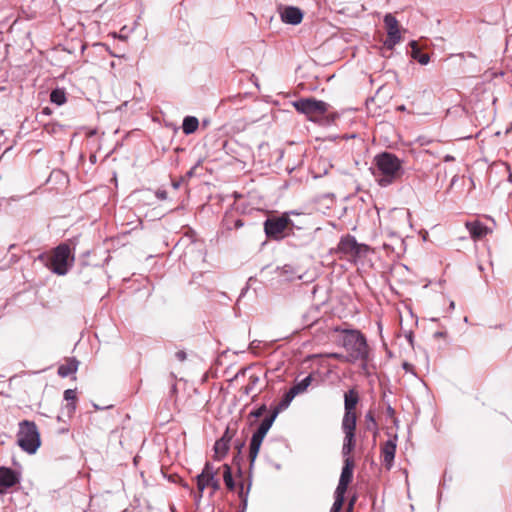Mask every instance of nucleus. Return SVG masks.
Here are the masks:
<instances>
[{
    "label": "nucleus",
    "mask_w": 512,
    "mask_h": 512,
    "mask_svg": "<svg viewBox=\"0 0 512 512\" xmlns=\"http://www.w3.org/2000/svg\"><path fill=\"white\" fill-rule=\"evenodd\" d=\"M267 410V407L265 404L261 405L258 409L250 412L249 416L254 418L261 417Z\"/></svg>",
    "instance_id": "29"
},
{
    "label": "nucleus",
    "mask_w": 512,
    "mask_h": 512,
    "mask_svg": "<svg viewBox=\"0 0 512 512\" xmlns=\"http://www.w3.org/2000/svg\"><path fill=\"white\" fill-rule=\"evenodd\" d=\"M295 396V392L289 389L285 393L283 399L279 402V404L274 408L273 411H278L279 414L282 410L286 409L290 405L291 401L294 399Z\"/></svg>",
    "instance_id": "20"
},
{
    "label": "nucleus",
    "mask_w": 512,
    "mask_h": 512,
    "mask_svg": "<svg viewBox=\"0 0 512 512\" xmlns=\"http://www.w3.org/2000/svg\"><path fill=\"white\" fill-rule=\"evenodd\" d=\"M341 428L345 435L342 446V454L346 458L350 457L349 455L355 447L356 423L342 422Z\"/></svg>",
    "instance_id": "12"
},
{
    "label": "nucleus",
    "mask_w": 512,
    "mask_h": 512,
    "mask_svg": "<svg viewBox=\"0 0 512 512\" xmlns=\"http://www.w3.org/2000/svg\"><path fill=\"white\" fill-rule=\"evenodd\" d=\"M180 185H181V182H180V181H174V182L172 183V186H173V188H174V189H178V188L180 187Z\"/></svg>",
    "instance_id": "37"
},
{
    "label": "nucleus",
    "mask_w": 512,
    "mask_h": 512,
    "mask_svg": "<svg viewBox=\"0 0 512 512\" xmlns=\"http://www.w3.org/2000/svg\"><path fill=\"white\" fill-rule=\"evenodd\" d=\"M243 489H244V486H243V484H241L239 496L241 498H243V502L246 503V497H243Z\"/></svg>",
    "instance_id": "36"
},
{
    "label": "nucleus",
    "mask_w": 512,
    "mask_h": 512,
    "mask_svg": "<svg viewBox=\"0 0 512 512\" xmlns=\"http://www.w3.org/2000/svg\"><path fill=\"white\" fill-rule=\"evenodd\" d=\"M229 450V444H227V441L225 440H217L215 445H214V451H215V454L216 456L221 459L223 458L226 453L228 452Z\"/></svg>",
    "instance_id": "24"
},
{
    "label": "nucleus",
    "mask_w": 512,
    "mask_h": 512,
    "mask_svg": "<svg viewBox=\"0 0 512 512\" xmlns=\"http://www.w3.org/2000/svg\"><path fill=\"white\" fill-rule=\"evenodd\" d=\"M199 126V121L194 116H186L182 123L183 133L186 135L194 133Z\"/></svg>",
    "instance_id": "18"
},
{
    "label": "nucleus",
    "mask_w": 512,
    "mask_h": 512,
    "mask_svg": "<svg viewBox=\"0 0 512 512\" xmlns=\"http://www.w3.org/2000/svg\"><path fill=\"white\" fill-rule=\"evenodd\" d=\"M293 106L299 113L305 114L311 121L317 116L325 114L329 107L326 102L314 98L299 99L293 102Z\"/></svg>",
    "instance_id": "6"
},
{
    "label": "nucleus",
    "mask_w": 512,
    "mask_h": 512,
    "mask_svg": "<svg viewBox=\"0 0 512 512\" xmlns=\"http://www.w3.org/2000/svg\"><path fill=\"white\" fill-rule=\"evenodd\" d=\"M223 480L226 485V487L229 490H234L235 483L232 477L231 467L228 464L223 465Z\"/></svg>",
    "instance_id": "22"
},
{
    "label": "nucleus",
    "mask_w": 512,
    "mask_h": 512,
    "mask_svg": "<svg viewBox=\"0 0 512 512\" xmlns=\"http://www.w3.org/2000/svg\"><path fill=\"white\" fill-rule=\"evenodd\" d=\"M19 447L28 454H34L41 445L39 430L33 421L23 420L17 432Z\"/></svg>",
    "instance_id": "3"
},
{
    "label": "nucleus",
    "mask_w": 512,
    "mask_h": 512,
    "mask_svg": "<svg viewBox=\"0 0 512 512\" xmlns=\"http://www.w3.org/2000/svg\"><path fill=\"white\" fill-rule=\"evenodd\" d=\"M429 60H430V57L428 54H422L419 58H418V62L422 65H426L429 63Z\"/></svg>",
    "instance_id": "32"
},
{
    "label": "nucleus",
    "mask_w": 512,
    "mask_h": 512,
    "mask_svg": "<svg viewBox=\"0 0 512 512\" xmlns=\"http://www.w3.org/2000/svg\"><path fill=\"white\" fill-rule=\"evenodd\" d=\"M64 399L68 401V404L66 405V409L69 415H72L76 410V390L74 389H67L64 391Z\"/></svg>",
    "instance_id": "19"
},
{
    "label": "nucleus",
    "mask_w": 512,
    "mask_h": 512,
    "mask_svg": "<svg viewBox=\"0 0 512 512\" xmlns=\"http://www.w3.org/2000/svg\"><path fill=\"white\" fill-rule=\"evenodd\" d=\"M396 452V437L394 439H389L386 441L381 447V453L383 457V462L385 465L390 468Z\"/></svg>",
    "instance_id": "16"
},
{
    "label": "nucleus",
    "mask_w": 512,
    "mask_h": 512,
    "mask_svg": "<svg viewBox=\"0 0 512 512\" xmlns=\"http://www.w3.org/2000/svg\"><path fill=\"white\" fill-rule=\"evenodd\" d=\"M242 225H243V224L241 223V221H239V220H238V221L236 222V226H237V227H240V226H242Z\"/></svg>",
    "instance_id": "41"
},
{
    "label": "nucleus",
    "mask_w": 512,
    "mask_h": 512,
    "mask_svg": "<svg viewBox=\"0 0 512 512\" xmlns=\"http://www.w3.org/2000/svg\"><path fill=\"white\" fill-rule=\"evenodd\" d=\"M210 481L211 480H210L209 477H203V474H199L197 476V487H198V490L200 492H203L204 489L209 486V482Z\"/></svg>",
    "instance_id": "26"
},
{
    "label": "nucleus",
    "mask_w": 512,
    "mask_h": 512,
    "mask_svg": "<svg viewBox=\"0 0 512 512\" xmlns=\"http://www.w3.org/2000/svg\"><path fill=\"white\" fill-rule=\"evenodd\" d=\"M156 197L160 200H166L167 199V192L165 190H157L156 191Z\"/></svg>",
    "instance_id": "33"
},
{
    "label": "nucleus",
    "mask_w": 512,
    "mask_h": 512,
    "mask_svg": "<svg viewBox=\"0 0 512 512\" xmlns=\"http://www.w3.org/2000/svg\"><path fill=\"white\" fill-rule=\"evenodd\" d=\"M277 415L278 411H272V413L269 416L262 420L258 429L253 433L249 449V458L251 463H253L257 458L263 439L266 436L269 429L271 428Z\"/></svg>",
    "instance_id": "5"
},
{
    "label": "nucleus",
    "mask_w": 512,
    "mask_h": 512,
    "mask_svg": "<svg viewBox=\"0 0 512 512\" xmlns=\"http://www.w3.org/2000/svg\"><path fill=\"white\" fill-rule=\"evenodd\" d=\"M232 437L233 435L230 433L229 429H227L225 431V433L223 434V436L220 438V440H226L227 441V444L230 445V441L232 440Z\"/></svg>",
    "instance_id": "31"
},
{
    "label": "nucleus",
    "mask_w": 512,
    "mask_h": 512,
    "mask_svg": "<svg viewBox=\"0 0 512 512\" xmlns=\"http://www.w3.org/2000/svg\"><path fill=\"white\" fill-rule=\"evenodd\" d=\"M74 256L68 244L58 245L52 253L46 266L55 274L63 276L68 273L73 266Z\"/></svg>",
    "instance_id": "4"
},
{
    "label": "nucleus",
    "mask_w": 512,
    "mask_h": 512,
    "mask_svg": "<svg viewBox=\"0 0 512 512\" xmlns=\"http://www.w3.org/2000/svg\"><path fill=\"white\" fill-rule=\"evenodd\" d=\"M384 24L387 31V38L384 41V45L388 49H392L401 41L399 22L395 16L389 13L384 16Z\"/></svg>",
    "instance_id": "9"
},
{
    "label": "nucleus",
    "mask_w": 512,
    "mask_h": 512,
    "mask_svg": "<svg viewBox=\"0 0 512 512\" xmlns=\"http://www.w3.org/2000/svg\"><path fill=\"white\" fill-rule=\"evenodd\" d=\"M256 381H258V378H257V377H255V378L253 379V382H254V383H255Z\"/></svg>",
    "instance_id": "44"
},
{
    "label": "nucleus",
    "mask_w": 512,
    "mask_h": 512,
    "mask_svg": "<svg viewBox=\"0 0 512 512\" xmlns=\"http://www.w3.org/2000/svg\"><path fill=\"white\" fill-rule=\"evenodd\" d=\"M352 506H353V501H351V503H350V507H349V509L347 510V512H352Z\"/></svg>",
    "instance_id": "39"
},
{
    "label": "nucleus",
    "mask_w": 512,
    "mask_h": 512,
    "mask_svg": "<svg viewBox=\"0 0 512 512\" xmlns=\"http://www.w3.org/2000/svg\"><path fill=\"white\" fill-rule=\"evenodd\" d=\"M175 357H176V359H178L179 361H184V360H186V353H185L184 351H182V350L177 351V352L175 353Z\"/></svg>",
    "instance_id": "35"
},
{
    "label": "nucleus",
    "mask_w": 512,
    "mask_h": 512,
    "mask_svg": "<svg viewBox=\"0 0 512 512\" xmlns=\"http://www.w3.org/2000/svg\"><path fill=\"white\" fill-rule=\"evenodd\" d=\"M360 400L359 393L356 389L352 388L344 393V415L342 422L356 423V406Z\"/></svg>",
    "instance_id": "10"
},
{
    "label": "nucleus",
    "mask_w": 512,
    "mask_h": 512,
    "mask_svg": "<svg viewBox=\"0 0 512 512\" xmlns=\"http://www.w3.org/2000/svg\"><path fill=\"white\" fill-rule=\"evenodd\" d=\"M365 424H366L367 430L373 431V432L377 431V423H376L374 415L371 411L367 412L365 415Z\"/></svg>",
    "instance_id": "25"
},
{
    "label": "nucleus",
    "mask_w": 512,
    "mask_h": 512,
    "mask_svg": "<svg viewBox=\"0 0 512 512\" xmlns=\"http://www.w3.org/2000/svg\"><path fill=\"white\" fill-rule=\"evenodd\" d=\"M281 19L284 23L297 25L303 19V13L300 8L295 6H288L281 12Z\"/></svg>",
    "instance_id": "15"
},
{
    "label": "nucleus",
    "mask_w": 512,
    "mask_h": 512,
    "mask_svg": "<svg viewBox=\"0 0 512 512\" xmlns=\"http://www.w3.org/2000/svg\"><path fill=\"white\" fill-rule=\"evenodd\" d=\"M175 390H176V385L174 384V385L172 386V391L174 392Z\"/></svg>",
    "instance_id": "43"
},
{
    "label": "nucleus",
    "mask_w": 512,
    "mask_h": 512,
    "mask_svg": "<svg viewBox=\"0 0 512 512\" xmlns=\"http://www.w3.org/2000/svg\"><path fill=\"white\" fill-rule=\"evenodd\" d=\"M453 160H454V157L451 156V155H446L445 158H444L445 162H450V161H453Z\"/></svg>",
    "instance_id": "38"
},
{
    "label": "nucleus",
    "mask_w": 512,
    "mask_h": 512,
    "mask_svg": "<svg viewBox=\"0 0 512 512\" xmlns=\"http://www.w3.org/2000/svg\"><path fill=\"white\" fill-rule=\"evenodd\" d=\"M292 220L289 218V213H284L279 217L268 218L264 222V232L269 239L281 240L284 238V232Z\"/></svg>",
    "instance_id": "7"
},
{
    "label": "nucleus",
    "mask_w": 512,
    "mask_h": 512,
    "mask_svg": "<svg viewBox=\"0 0 512 512\" xmlns=\"http://www.w3.org/2000/svg\"><path fill=\"white\" fill-rule=\"evenodd\" d=\"M398 110H400V111H404V110H405V106H403V105H402V106H399V107H398Z\"/></svg>",
    "instance_id": "40"
},
{
    "label": "nucleus",
    "mask_w": 512,
    "mask_h": 512,
    "mask_svg": "<svg viewBox=\"0 0 512 512\" xmlns=\"http://www.w3.org/2000/svg\"><path fill=\"white\" fill-rule=\"evenodd\" d=\"M337 251L342 253L348 260L356 261L367 253L368 246L357 243L354 236L346 235L340 239Z\"/></svg>",
    "instance_id": "8"
},
{
    "label": "nucleus",
    "mask_w": 512,
    "mask_h": 512,
    "mask_svg": "<svg viewBox=\"0 0 512 512\" xmlns=\"http://www.w3.org/2000/svg\"><path fill=\"white\" fill-rule=\"evenodd\" d=\"M353 470H354V461L351 457H346L344 459V465L341 471L340 479L338 486L335 490V495L345 497V493L347 491L348 485L352 481L353 478Z\"/></svg>",
    "instance_id": "11"
},
{
    "label": "nucleus",
    "mask_w": 512,
    "mask_h": 512,
    "mask_svg": "<svg viewBox=\"0 0 512 512\" xmlns=\"http://www.w3.org/2000/svg\"><path fill=\"white\" fill-rule=\"evenodd\" d=\"M465 226L474 240H480L492 232L491 228L478 220L468 221Z\"/></svg>",
    "instance_id": "14"
},
{
    "label": "nucleus",
    "mask_w": 512,
    "mask_h": 512,
    "mask_svg": "<svg viewBox=\"0 0 512 512\" xmlns=\"http://www.w3.org/2000/svg\"><path fill=\"white\" fill-rule=\"evenodd\" d=\"M374 165L372 174L382 187L392 184L401 175L402 162L392 153L384 152L376 155Z\"/></svg>",
    "instance_id": "1"
},
{
    "label": "nucleus",
    "mask_w": 512,
    "mask_h": 512,
    "mask_svg": "<svg viewBox=\"0 0 512 512\" xmlns=\"http://www.w3.org/2000/svg\"><path fill=\"white\" fill-rule=\"evenodd\" d=\"M408 366L409 365L407 363H404V365H403L404 369H406V370L408 369Z\"/></svg>",
    "instance_id": "42"
},
{
    "label": "nucleus",
    "mask_w": 512,
    "mask_h": 512,
    "mask_svg": "<svg viewBox=\"0 0 512 512\" xmlns=\"http://www.w3.org/2000/svg\"><path fill=\"white\" fill-rule=\"evenodd\" d=\"M342 333L344 334L342 345L348 352L345 361L366 363L369 358V347L365 336L358 330H342Z\"/></svg>",
    "instance_id": "2"
},
{
    "label": "nucleus",
    "mask_w": 512,
    "mask_h": 512,
    "mask_svg": "<svg viewBox=\"0 0 512 512\" xmlns=\"http://www.w3.org/2000/svg\"><path fill=\"white\" fill-rule=\"evenodd\" d=\"M201 474H203V477H209L210 480H214V476H216V471L214 470V467L211 464L206 463Z\"/></svg>",
    "instance_id": "27"
},
{
    "label": "nucleus",
    "mask_w": 512,
    "mask_h": 512,
    "mask_svg": "<svg viewBox=\"0 0 512 512\" xmlns=\"http://www.w3.org/2000/svg\"><path fill=\"white\" fill-rule=\"evenodd\" d=\"M66 100L65 91L62 89H54L50 94V101L56 105H63Z\"/></svg>",
    "instance_id": "21"
},
{
    "label": "nucleus",
    "mask_w": 512,
    "mask_h": 512,
    "mask_svg": "<svg viewBox=\"0 0 512 512\" xmlns=\"http://www.w3.org/2000/svg\"><path fill=\"white\" fill-rule=\"evenodd\" d=\"M326 357L328 358H333V359H337V360H340V361H345V358H347V355H343V354H340V353H327L325 355Z\"/></svg>",
    "instance_id": "30"
},
{
    "label": "nucleus",
    "mask_w": 512,
    "mask_h": 512,
    "mask_svg": "<svg viewBox=\"0 0 512 512\" xmlns=\"http://www.w3.org/2000/svg\"><path fill=\"white\" fill-rule=\"evenodd\" d=\"M312 382V377L309 375L302 379L300 382L293 385L290 389L295 392L296 395L303 393L309 387Z\"/></svg>",
    "instance_id": "23"
},
{
    "label": "nucleus",
    "mask_w": 512,
    "mask_h": 512,
    "mask_svg": "<svg viewBox=\"0 0 512 512\" xmlns=\"http://www.w3.org/2000/svg\"><path fill=\"white\" fill-rule=\"evenodd\" d=\"M209 486H212L214 490H218L220 488V483L216 476H214V480L209 482Z\"/></svg>",
    "instance_id": "34"
},
{
    "label": "nucleus",
    "mask_w": 512,
    "mask_h": 512,
    "mask_svg": "<svg viewBox=\"0 0 512 512\" xmlns=\"http://www.w3.org/2000/svg\"><path fill=\"white\" fill-rule=\"evenodd\" d=\"M344 503V497L335 495V501L330 512H340Z\"/></svg>",
    "instance_id": "28"
},
{
    "label": "nucleus",
    "mask_w": 512,
    "mask_h": 512,
    "mask_svg": "<svg viewBox=\"0 0 512 512\" xmlns=\"http://www.w3.org/2000/svg\"><path fill=\"white\" fill-rule=\"evenodd\" d=\"M79 362L75 358H69L64 364L58 367V375L65 378L74 374L78 369Z\"/></svg>",
    "instance_id": "17"
},
{
    "label": "nucleus",
    "mask_w": 512,
    "mask_h": 512,
    "mask_svg": "<svg viewBox=\"0 0 512 512\" xmlns=\"http://www.w3.org/2000/svg\"><path fill=\"white\" fill-rule=\"evenodd\" d=\"M19 479L15 471L10 468L0 467V493L16 485Z\"/></svg>",
    "instance_id": "13"
}]
</instances>
